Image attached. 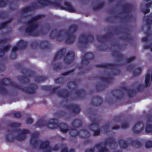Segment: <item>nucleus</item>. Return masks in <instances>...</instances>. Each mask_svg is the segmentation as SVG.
<instances>
[{
  "label": "nucleus",
  "instance_id": "obj_59",
  "mask_svg": "<svg viewBox=\"0 0 152 152\" xmlns=\"http://www.w3.org/2000/svg\"><path fill=\"white\" fill-rule=\"evenodd\" d=\"M14 116L17 118H21L22 115L20 112H16L14 113Z\"/></svg>",
  "mask_w": 152,
  "mask_h": 152
},
{
  "label": "nucleus",
  "instance_id": "obj_19",
  "mask_svg": "<svg viewBox=\"0 0 152 152\" xmlns=\"http://www.w3.org/2000/svg\"><path fill=\"white\" fill-rule=\"evenodd\" d=\"M113 33L112 32H109L107 34L102 35H97L96 37L97 41L102 43L103 42L107 41L109 40L113 36Z\"/></svg>",
  "mask_w": 152,
  "mask_h": 152
},
{
  "label": "nucleus",
  "instance_id": "obj_22",
  "mask_svg": "<svg viewBox=\"0 0 152 152\" xmlns=\"http://www.w3.org/2000/svg\"><path fill=\"white\" fill-rule=\"evenodd\" d=\"M57 94L58 96L67 99L69 97L70 93L66 89L63 88L58 91Z\"/></svg>",
  "mask_w": 152,
  "mask_h": 152
},
{
  "label": "nucleus",
  "instance_id": "obj_56",
  "mask_svg": "<svg viewBox=\"0 0 152 152\" xmlns=\"http://www.w3.org/2000/svg\"><path fill=\"white\" fill-rule=\"evenodd\" d=\"M102 128L104 129L105 133H107L108 132L109 129V125L108 124H107L103 126Z\"/></svg>",
  "mask_w": 152,
  "mask_h": 152
},
{
  "label": "nucleus",
  "instance_id": "obj_39",
  "mask_svg": "<svg viewBox=\"0 0 152 152\" xmlns=\"http://www.w3.org/2000/svg\"><path fill=\"white\" fill-rule=\"evenodd\" d=\"M69 133L71 136L72 137H76L79 134L80 132L77 131L75 129H71L69 131Z\"/></svg>",
  "mask_w": 152,
  "mask_h": 152
},
{
  "label": "nucleus",
  "instance_id": "obj_48",
  "mask_svg": "<svg viewBox=\"0 0 152 152\" xmlns=\"http://www.w3.org/2000/svg\"><path fill=\"white\" fill-rule=\"evenodd\" d=\"M62 67L61 64L59 63L58 64H55L53 65V69L55 71L60 69Z\"/></svg>",
  "mask_w": 152,
  "mask_h": 152
},
{
  "label": "nucleus",
  "instance_id": "obj_29",
  "mask_svg": "<svg viewBox=\"0 0 152 152\" xmlns=\"http://www.w3.org/2000/svg\"><path fill=\"white\" fill-rule=\"evenodd\" d=\"M103 142H100L95 145V146L98 150L99 152H107L108 149L105 147L102 146Z\"/></svg>",
  "mask_w": 152,
  "mask_h": 152
},
{
  "label": "nucleus",
  "instance_id": "obj_41",
  "mask_svg": "<svg viewBox=\"0 0 152 152\" xmlns=\"http://www.w3.org/2000/svg\"><path fill=\"white\" fill-rule=\"evenodd\" d=\"M126 35L125 36H121L119 37V39L122 40H126L127 41H130L132 39V37L127 32L125 33Z\"/></svg>",
  "mask_w": 152,
  "mask_h": 152
},
{
  "label": "nucleus",
  "instance_id": "obj_50",
  "mask_svg": "<svg viewBox=\"0 0 152 152\" xmlns=\"http://www.w3.org/2000/svg\"><path fill=\"white\" fill-rule=\"evenodd\" d=\"M42 89L46 91H50L52 89L51 86L45 85L42 86L41 87Z\"/></svg>",
  "mask_w": 152,
  "mask_h": 152
},
{
  "label": "nucleus",
  "instance_id": "obj_31",
  "mask_svg": "<svg viewBox=\"0 0 152 152\" xmlns=\"http://www.w3.org/2000/svg\"><path fill=\"white\" fill-rule=\"evenodd\" d=\"M10 46L9 44H7L2 49H0V58L3 57L6 53L10 49Z\"/></svg>",
  "mask_w": 152,
  "mask_h": 152
},
{
  "label": "nucleus",
  "instance_id": "obj_40",
  "mask_svg": "<svg viewBox=\"0 0 152 152\" xmlns=\"http://www.w3.org/2000/svg\"><path fill=\"white\" fill-rule=\"evenodd\" d=\"M105 5V4L104 2L100 3L96 6L94 7L93 10L94 11L99 10L103 8Z\"/></svg>",
  "mask_w": 152,
  "mask_h": 152
},
{
  "label": "nucleus",
  "instance_id": "obj_3",
  "mask_svg": "<svg viewBox=\"0 0 152 152\" xmlns=\"http://www.w3.org/2000/svg\"><path fill=\"white\" fill-rule=\"evenodd\" d=\"M45 17L44 15L39 14L31 18L27 22L28 26L25 29V33L28 35L33 37L39 36L42 31L37 30L39 26L36 21Z\"/></svg>",
  "mask_w": 152,
  "mask_h": 152
},
{
  "label": "nucleus",
  "instance_id": "obj_27",
  "mask_svg": "<svg viewBox=\"0 0 152 152\" xmlns=\"http://www.w3.org/2000/svg\"><path fill=\"white\" fill-rule=\"evenodd\" d=\"M112 56L116 58L119 62L122 61L125 58L124 55L119 53V52L116 50H114L113 51Z\"/></svg>",
  "mask_w": 152,
  "mask_h": 152
},
{
  "label": "nucleus",
  "instance_id": "obj_30",
  "mask_svg": "<svg viewBox=\"0 0 152 152\" xmlns=\"http://www.w3.org/2000/svg\"><path fill=\"white\" fill-rule=\"evenodd\" d=\"M75 94L77 95L79 99H83L86 96V93L83 89H80L76 91Z\"/></svg>",
  "mask_w": 152,
  "mask_h": 152
},
{
  "label": "nucleus",
  "instance_id": "obj_64",
  "mask_svg": "<svg viewBox=\"0 0 152 152\" xmlns=\"http://www.w3.org/2000/svg\"><path fill=\"white\" fill-rule=\"evenodd\" d=\"M152 19H150L148 18H147L146 20V23L147 25H150L152 23V13L151 14Z\"/></svg>",
  "mask_w": 152,
  "mask_h": 152
},
{
  "label": "nucleus",
  "instance_id": "obj_8",
  "mask_svg": "<svg viewBox=\"0 0 152 152\" xmlns=\"http://www.w3.org/2000/svg\"><path fill=\"white\" fill-rule=\"evenodd\" d=\"M98 116L97 115L95 114L94 115V117L91 116H89V119L92 123L88 126V127L90 130L94 131L93 135L94 136L99 135L100 134V129H98L96 130H94V129L98 128L99 126L100 120L98 119Z\"/></svg>",
  "mask_w": 152,
  "mask_h": 152
},
{
  "label": "nucleus",
  "instance_id": "obj_38",
  "mask_svg": "<svg viewBox=\"0 0 152 152\" xmlns=\"http://www.w3.org/2000/svg\"><path fill=\"white\" fill-rule=\"evenodd\" d=\"M48 78L45 76H37L35 78V81L37 83L43 82L47 80Z\"/></svg>",
  "mask_w": 152,
  "mask_h": 152
},
{
  "label": "nucleus",
  "instance_id": "obj_15",
  "mask_svg": "<svg viewBox=\"0 0 152 152\" xmlns=\"http://www.w3.org/2000/svg\"><path fill=\"white\" fill-rule=\"evenodd\" d=\"M144 129L143 124L140 121H138L132 128L133 132L135 134H139L142 133Z\"/></svg>",
  "mask_w": 152,
  "mask_h": 152
},
{
  "label": "nucleus",
  "instance_id": "obj_14",
  "mask_svg": "<svg viewBox=\"0 0 152 152\" xmlns=\"http://www.w3.org/2000/svg\"><path fill=\"white\" fill-rule=\"evenodd\" d=\"M108 144L109 145V148L112 150L116 149L118 146L117 142L113 137H109L107 138L105 141L103 142L102 144H103L105 145Z\"/></svg>",
  "mask_w": 152,
  "mask_h": 152
},
{
  "label": "nucleus",
  "instance_id": "obj_43",
  "mask_svg": "<svg viewBox=\"0 0 152 152\" xmlns=\"http://www.w3.org/2000/svg\"><path fill=\"white\" fill-rule=\"evenodd\" d=\"M80 132H82L84 134H86V135H85L84 136L80 135V137L82 138L85 139L89 137L90 136V132L86 129H82L80 130Z\"/></svg>",
  "mask_w": 152,
  "mask_h": 152
},
{
  "label": "nucleus",
  "instance_id": "obj_54",
  "mask_svg": "<svg viewBox=\"0 0 152 152\" xmlns=\"http://www.w3.org/2000/svg\"><path fill=\"white\" fill-rule=\"evenodd\" d=\"M55 81L57 83L63 84L65 82V80L64 78L60 77L56 79Z\"/></svg>",
  "mask_w": 152,
  "mask_h": 152
},
{
  "label": "nucleus",
  "instance_id": "obj_46",
  "mask_svg": "<svg viewBox=\"0 0 152 152\" xmlns=\"http://www.w3.org/2000/svg\"><path fill=\"white\" fill-rule=\"evenodd\" d=\"M142 71L141 68L138 67L135 69L133 72V74L134 76H137L139 75Z\"/></svg>",
  "mask_w": 152,
  "mask_h": 152
},
{
  "label": "nucleus",
  "instance_id": "obj_62",
  "mask_svg": "<svg viewBox=\"0 0 152 152\" xmlns=\"http://www.w3.org/2000/svg\"><path fill=\"white\" fill-rule=\"evenodd\" d=\"M7 17L6 13L4 11H1L0 12V18L1 19H4Z\"/></svg>",
  "mask_w": 152,
  "mask_h": 152
},
{
  "label": "nucleus",
  "instance_id": "obj_58",
  "mask_svg": "<svg viewBox=\"0 0 152 152\" xmlns=\"http://www.w3.org/2000/svg\"><path fill=\"white\" fill-rule=\"evenodd\" d=\"M134 65L133 64H131L128 65L126 67V70L127 71H131L134 68Z\"/></svg>",
  "mask_w": 152,
  "mask_h": 152
},
{
  "label": "nucleus",
  "instance_id": "obj_35",
  "mask_svg": "<svg viewBox=\"0 0 152 152\" xmlns=\"http://www.w3.org/2000/svg\"><path fill=\"white\" fill-rule=\"evenodd\" d=\"M17 78L18 80L20 81L23 84H27L29 83L30 82L29 79L26 76H18L17 77Z\"/></svg>",
  "mask_w": 152,
  "mask_h": 152
},
{
  "label": "nucleus",
  "instance_id": "obj_2",
  "mask_svg": "<svg viewBox=\"0 0 152 152\" xmlns=\"http://www.w3.org/2000/svg\"><path fill=\"white\" fill-rule=\"evenodd\" d=\"M39 137V134L37 132L33 133L31 135L30 143L31 145L33 148L37 147L39 143L40 142L39 145L40 149L42 150L44 152H51L52 150L56 151L58 150L59 148L57 144L55 145L52 148L50 146V142L49 141L46 140L42 141L41 140L37 139Z\"/></svg>",
  "mask_w": 152,
  "mask_h": 152
},
{
  "label": "nucleus",
  "instance_id": "obj_12",
  "mask_svg": "<svg viewBox=\"0 0 152 152\" xmlns=\"http://www.w3.org/2000/svg\"><path fill=\"white\" fill-rule=\"evenodd\" d=\"M64 31V30L61 29L58 31L57 29H55L51 32L49 34V37L51 39L56 38L57 41L61 42L63 39L64 37L62 33Z\"/></svg>",
  "mask_w": 152,
  "mask_h": 152
},
{
  "label": "nucleus",
  "instance_id": "obj_6",
  "mask_svg": "<svg viewBox=\"0 0 152 152\" xmlns=\"http://www.w3.org/2000/svg\"><path fill=\"white\" fill-rule=\"evenodd\" d=\"M124 91L127 92L128 96L130 98H132L136 94L135 91L132 89H128L126 87L121 86L120 89H115L111 91L112 96L117 100L123 98L124 96Z\"/></svg>",
  "mask_w": 152,
  "mask_h": 152
},
{
  "label": "nucleus",
  "instance_id": "obj_53",
  "mask_svg": "<svg viewBox=\"0 0 152 152\" xmlns=\"http://www.w3.org/2000/svg\"><path fill=\"white\" fill-rule=\"evenodd\" d=\"M75 70V69L73 68L71 70L68 71L67 72L63 73L62 74V75L63 76H66L69 75L70 73L74 72Z\"/></svg>",
  "mask_w": 152,
  "mask_h": 152
},
{
  "label": "nucleus",
  "instance_id": "obj_33",
  "mask_svg": "<svg viewBox=\"0 0 152 152\" xmlns=\"http://www.w3.org/2000/svg\"><path fill=\"white\" fill-rule=\"evenodd\" d=\"M72 126L77 128L80 127L82 125V121L78 118L75 119L72 121Z\"/></svg>",
  "mask_w": 152,
  "mask_h": 152
},
{
  "label": "nucleus",
  "instance_id": "obj_36",
  "mask_svg": "<svg viewBox=\"0 0 152 152\" xmlns=\"http://www.w3.org/2000/svg\"><path fill=\"white\" fill-rule=\"evenodd\" d=\"M130 144L133 147H136L139 148L141 146L142 144L141 142L137 140H132Z\"/></svg>",
  "mask_w": 152,
  "mask_h": 152
},
{
  "label": "nucleus",
  "instance_id": "obj_23",
  "mask_svg": "<svg viewBox=\"0 0 152 152\" xmlns=\"http://www.w3.org/2000/svg\"><path fill=\"white\" fill-rule=\"evenodd\" d=\"M64 5V6H62V10L73 12H75V10L72 5L69 2L66 1H65Z\"/></svg>",
  "mask_w": 152,
  "mask_h": 152
},
{
  "label": "nucleus",
  "instance_id": "obj_16",
  "mask_svg": "<svg viewBox=\"0 0 152 152\" xmlns=\"http://www.w3.org/2000/svg\"><path fill=\"white\" fill-rule=\"evenodd\" d=\"M27 43V42L24 41L22 39H20L17 43V46H15L12 48L11 53H16L18 49L23 50L26 48Z\"/></svg>",
  "mask_w": 152,
  "mask_h": 152
},
{
  "label": "nucleus",
  "instance_id": "obj_52",
  "mask_svg": "<svg viewBox=\"0 0 152 152\" xmlns=\"http://www.w3.org/2000/svg\"><path fill=\"white\" fill-rule=\"evenodd\" d=\"M145 146L147 148L152 147V141L151 140L147 141L145 143Z\"/></svg>",
  "mask_w": 152,
  "mask_h": 152
},
{
  "label": "nucleus",
  "instance_id": "obj_18",
  "mask_svg": "<svg viewBox=\"0 0 152 152\" xmlns=\"http://www.w3.org/2000/svg\"><path fill=\"white\" fill-rule=\"evenodd\" d=\"M75 56V53L74 52L72 51L68 52L64 58V62L66 64H70L74 61Z\"/></svg>",
  "mask_w": 152,
  "mask_h": 152
},
{
  "label": "nucleus",
  "instance_id": "obj_51",
  "mask_svg": "<svg viewBox=\"0 0 152 152\" xmlns=\"http://www.w3.org/2000/svg\"><path fill=\"white\" fill-rule=\"evenodd\" d=\"M110 28L113 30L116 34H118L120 33V31L119 28L117 27L110 26Z\"/></svg>",
  "mask_w": 152,
  "mask_h": 152
},
{
  "label": "nucleus",
  "instance_id": "obj_55",
  "mask_svg": "<svg viewBox=\"0 0 152 152\" xmlns=\"http://www.w3.org/2000/svg\"><path fill=\"white\" fill-rule=\"evenodd\" d=\"M8 0H0V7H3L6 6Z\"/></svg>",
  "mask_w": 152,
  "mask_h": 152
},
{
  "label": "nucleus",
  "instance_id": "obj_1",
  "mask_svg": "<svg viewBox=\"0 0 152 152\" xmlns=\"http://www.w3.org/2000/svg\"><path fill=\"white\" fill-rule=\"evenodd\" d=\"M9 85L29 94H35L38 87L36 84L31 83L28 87H22L20 85L12 82L10 79L5 78L0 80V94L6 95L8 94V91L6 87Z\"/></svg>",
  "mask_w": 152,
  "mask_h": 152
},
{
  "label": "nucleus",
  "instance_id": "obj_17",
  "mask_svg": "<svg viewBox=\"0 0 152 152\" xmlns=\"http://www.w3.org/2000/svg\"><path fill=\"white\" fill-rule=\"evenodd\" d=\"M94 58V55L90 53H86L83 56V58L81 62L82 65H87L89 63V60H93Z\"/></svg>",
  "mask_w": 152,
  "mask_h": 152
},
{
  "label": "nucleus",
  "instance_id": "obj_25",
  "mask_svg": "<svg viewBox=\"0 0 152 152\" xmlns=\"http://www.w3.org/2000/svg\"><path fill=\"white\" fill-rule=\"evenodd\" d=\"M66 49L65 48H64L59 50L55 55L53 58V61H56L58 59L62 58L66 53Z\"/></svg>",
  "mask_w": 152,
  "mask_h": 152
},
{
  "label": "nucleus",
  "instance_id": "obj_13",
  "mask_svg": "<svg viewBox=\"0 0 152 152\" xmlns=\"http://www.w3.org/2000/svg\"><path fill=\"white\" fill-rule=\"evenodd\" d=\"M122 13L125 15V16L121 18V19H129L132 17V15H129L133 9V6L130 4H125L122 6Z\"/></svg>",
  "mask_w": 152,
  "mask_h": 152
},
{
  "label": "nucleus",
  "instance_id": "obj_60",
  "mask_svg": "<svg viewBox=\"0 0 152 152\" xmlns=\"http://www.w3.org/2000/svg\"><path fill=\"white\" fill-rule=\"evenodd\" d=\"M38 45V43L37 42L34 41L31 43L30 46L31 48H35L37 47Z\"/></svg>",
  "mask_w": 152,
  "mask_h": 152
},
{
  "label": "nucleus",
  "instance_id": "obj_37",
  "mask_svg": "<svg viewBox=\"0 0 152 152\" xmlns=\"http://www.w3.org/2000/svg\"><path fill=\"white\" fill-rule=\"evenodd\" d=\"M98 78L103 82H105L108 84L111 83L113 80V78L112 77H106L102 76H100Z\"/></svg>",
  "mask_w": 152,
  "mask_h": 152
},
{
  "label": "nucleus",
  "instance_id": "obj_11",
  "mask_svg": "<svg viewBox=\"0 0 152 152\" xmlns=\"http://www.w3.org/2000/svg\"><path fill=\"white\" fill-rule=\"evenodd\" d=\"M94 41V36L91 34H83L80 35L78 42L80 44L86 46L88 42H93Z\"/></svg>",
  "mask_w": 152,
  "mask_h": 152
},
{
  "label": "nucleus",
  "instance_id": "obj_4",
  "mask_svg": "<svg viewBox=\"0 0 152 152\" xmlns=\"http://www.w3.org/2000/svg\"><path fill=\"white\" fill-rule=\"evenodd\" d=\"M56 119L53 118L50 119L48 123H46L45 120L41 119L37 121L35 124L34 126L39 128H41L46 125L48 128L53 129L58 128L61 132L63 133H66L68 132L69 129L68 124L66 123H60L58 124L55 122Z\"/></svg>",
  "mask_w": 152,
  "mask_h": 152
},
{
  "label": "nucleus",
  "instance_id": "obj_9",
  "mask_svg": "<svg viewBox=\"0 0 152 152\" xmlns=\"http://www.w3.org/2000/svg\"><path fill=\"white\" fill-rule=\"evenodd\" d=\"M62 1V0H56L54 1L51 0H37V4L39 5V7H41L50 5L62 10V6L61 5V3Z\"/></svg>",
  "mask_w": 152,
  "mask_h": 152
},
{
  "label": "nucleus",
  "instance_id": "obj_26",
  "mask_svg": "<svg viewBox=\"0 0 152 152\" xmlns=\"http://www.w3.org/2000/svg\"><path fill=\"white\" fill-rule=\"evenodd\" d=\"M21 73L23 75H27L28 77H32L35 75V72L34 71L31 70L28 68H23L21 71Z\"/></svg>",
  "mask_w": 152,
  "mask_h": 152
},
{
  "label": "nucleus",
  "instance_id": "obj_44",
  "mask_svg": "<svg viewBox=\"0 0 152 152\" xmlns=\"http://www.w3.org/2000/svg\"><path fill=\"white\" fill-rule=\"evenodd\" d=\"M66 112L64 111H58L56 112L54 115L58 118L62 117L65 115Z\"/></svg>",
  "mask_w": 152,
  "mask_h": 152
},
{
  "label": "nucleus",
  "instance_id": "obj_5",
  "mask_svg": "<svg viewBox=\"0 0 152 152\" xmlns=\"http://www.w3.org/2000/svg\"><path fill=\"white\" fill-rule=\"evenodd\" d=\"M9 133L5 135V140L7 142H12L15 139L18 141H23L26 137V134L30 133L27 129H19L16 130H10Z\"/></svg>",
  "mask_w": 152,
  "mask_h": 152
},
{
  "label": "nucleus",
  "instance_id": "obj_24",
  "mask_svg": "<svg viewBox=\"0 0 152 152\" xmlns=\"http://www.w3.org/2000/svg\"><path fill=\"white\" fill-rule=\"evenodd\" d=\"M39 6V5L38 6L36 4L34 3L31 6L25 7L22 9L21 11V12L22 13H24L31 11L33 10L38 9L39 7H40Z\"/></svg>",
  "mask_w": 152,
  "mask_h": 152
},
{
  "label": "nucleus",
  "instance_id": "obj_20",
  "mask_svg": "<svg viewBox=\"0 0 152 152\" xmlns=\"http://www.w3.org/2000/svg\"><path fill=\"white\" fill-rule=\"evenodd\" d=\"M64 107L67 109L72 110V112L75 114H77L80 111V108L79 105L77 104H70L69 105H65Z\"/></svg>",
  "mask_w": 152,
  "mask_h": 152
},
{
  "label": "nucleus",
  "instance_id": "obj_63",
  "mask_svg": "<svg viewBox=\"0 0 152 152\" xmlns=\"http://www.w3.org/2000/svg\"><path fill=\"white\" fill-rule=\"evenodd\" d=\"M17 56V55L16 53H11L10 56V58L11 59H15Z\"/></svg>",
  "mask_w": 152,
  "mask_h": 152
},
{
  "label": "nucleus",
  "instance_id": "obj_10",
  "mask_svg": "<svg viewBox=\"0 0 152 152\" xmlns=\"http://www.w3.org/2000/svg\"><path fill=\"white\" fill-rule=\"evenodd\" d=\"M119 64L116 63H106L104 64H97L95 66L98 68H103L106 69H110L112 70H114V72L113 75V76H116L120 74L121 71L117 68Z\"/></svg>",
  "mask_w": 152,
  "mask_h": 152
},
{
  "label": "nucleus",
  "instance_id": "obj_21",
  "mask_svg": "<svg viewBox=\"0 0 152 152\" xmlns=\"http://www.w3.org/2000/svg\"><path fill=\"white\" fill-rule=\"evenodd\" d=\"M103 102V100L100 96H96L92 99L91 103L93 106H97L101 105Z\"/></svg>",
  "mask_w": 152,
  "mask_h": 152
},
{
  "label": "nucleus",
  "instance_id": "obj_47",
  "mask_svg": "<svg viewBox=\"0 0 152 152\" xmlns=\"http://www.w3.org/2000/svg\"><path fill=\"white\" fill-rule=\"evenodd\" d=\"M145 131L146 133H151L152 134V124H147Z\"/></svg>",
  "mask_w": 152,
  "mask_h": 152
},
{
  "label": "nucleus",
  "instance_id": "obj_42",
  "mask_svg": "<svg viewBox=\"0 0 152 152\" xmlns=\"http://www.w3.org/2000/svg\"><path fill=\"white\" fill-rule=\"evenodd\" d=\"M20 124L17 122H12L7 124L8 126H10L12 128H19L21 126Z\"/></svg>",
  "mask_w": 152,
  "mask_h": 152
},
{
  "label": "nucleus",
  "instance_id": "obj_34",
  "mask_svg": "<svg viewBox=\"0 0 152 152\" xmlns=\"http://www.w3.org/2000/svg\"><path fill=\"white\" fill-rule=\"evenodd\" d=\"M118 144L120 148L123 149H126L128 145V143L126 140L120 139L118 140Z\"/></svg>",
  "mask_w": 152,
  "mask_h": 152
},
{
  "label": "nucleus",
  "instance_id": "obj_28",
  "mask_svg": "<svg viewBox=\"0 0 152 152\" xmlns=\"http://www.w3.org/2000/svg\"><path fill=\"white\" fill-rule=\"evenodd\" d=\"M50 46V44L49 42L46 40L41 41L39 45L40 48L42 50L48 49Z\"/></svg>",
  "mask_w": 152,
  "mask_h": 152
},
{
  "label": "nucleus",
  "instance_id": "obj_61",
  "mask_svg": "<svg viewBox=\"0 0 152 152\" xmlns=\"http://www.w3.org/2000/svg\"><path fill=\"white\" fill-rule=\"evenodd\" d=\"M136 57L134 56L131 57L126 59V62L127 63H129L135 60L136 59Z\"/></svg>",
  "mask_w": 152,
  "mask_h": 152
},
{
  "label": "nucleus",
  "instance_id": "obj_32",
  "mask_svg": "<svg viewBox=\"0 0 152 152\" xmlns=\"http://www.w3.org/2000/svg\"><path fill=\"white\" fill-rule=\"evenodd\" d=\"M106 87L107 85L105 83H98L96 85V89L97 92L100 91L104 89Z\"/></svg>",
  "mask_w": 152,
  "mask_h": 152
},
{
  "label": "nucleus",
  "instance_id": "obj_49",
  "mask_svg": "<svg viewBox=\"0 0 152 152\" xmlns=\"http://www.w3.org/2000/svg\"><path fill=\"white\" fill-rule=\"evenodd\" d=\"M145 88V87L143 85L140 84L137 86L136 89L138 92H142L143 91Z\"/></svg>",
  "mask_w": 152,
  "mask_h": 152
},
{
  "label": "nucleus",
  "instance_id": "obj_7",
  "mask_svg": "<svg viewBox=\"0 0 152 152\" xmlns=\"http://www.w3.org/2000/svg\"><path fill=\"white\" fill-rule=\"evenodd\" d=\"M78 27L75 24L71 25L69 28L68 31L65 33L67 37L65 40L66 44H71L73 43L76 39V37L74 34L77 31Z\"/></svg>",
  "mask_w": 152,
  "mask_h": 152
},
{
  "label": "nucleus",
  "instance_id": "obj_45",
  "mask_svg": "<svg viewBox=\"0 0 152 152\" xmlns=\"http://www.w3.org/2000/svg\"><path fill=\"white\" fill-rule=\"evenodd\" d=\"M108 47V45L104 44H102V45H98L97 48L99 50L102 51L107 50Z\"/></svg>",
  "mask_w": 152,
  "mask_h": 152
},
{
  "label": "nucleus",
  "instance_id": "obj_57",
  "mask_svg": "<svg viewBox=\"0 0 152 152\" xmlns=\"http://www.w3.org/2000/svg\"><path fill=\"white\" fill-rule=\"evenodd\" d=\"M112 46L113 47H117L118 49L119 50H121L122 48V45L118 43H115L113 44Z\"/></svg>",
  "mask_w": 152,
  "mask_h": 152
}]
</instances>
